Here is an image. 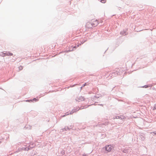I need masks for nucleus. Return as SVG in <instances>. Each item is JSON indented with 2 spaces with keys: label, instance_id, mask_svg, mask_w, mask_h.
Wrapping results in <instances>:
<instances>
[{
  "label": "nucleus",
  "instance_id": "11",
  "mask_svg": "<svg viewBox=\"0 0 156 156\" xmlns=\"http://www.w3.org/2000/svg\"><path fill=\"white\" fill-rule=\"evenodd\" d=\"M148 101V100H147V101Z\"/></svg>",
  "mask_w": 156,
  "mask_h": 156
},
{
  "label": "nucleus",
  "instance_id": "1",
  "mask_svg": "<svg viewBox=\"0 0 156 156\" xmlns=\"http://www.w3.org/2000/svg\"><path fill=\"white\" fill-rule=\"evenodd\" d=\"M152 84H147V89L148 92L150 94H152L154 93V91L155 90V88L154 87H152Z\"/></svg>",
  "mask_w": 156,
  "mask_h": 156
},
{
  "label": "nucleus",
  "instance_id": "5",
  "mask_svg": "<svg viewBox=\"0 0 156 156\" xmlns=\"http://www.w3.org/2000/svg\"><path fill=\"white\" fill-rule=\"evenodd\" d=\"M6 55L7 56H11L13 54L12 53L9 52L6 54Z\"/></svg>",
  "mask_w": 156,
  "mask_h": 156
},
{
  "label": "nucleus",
  "instance_id": "3",
  "mask_svg": "<svg viewBox=\"0 0 156 156\" xmlns=\"http://www.w3.org/2000/svg\"><path fill=\"white\" fill-rule=\"evenodd\" d=\"M91 23L93 27H95L99 23V22L97 20L93 19L91 20Z\"/></svg>",
  "mask_w": 156,
  "mask_h": 156
},
{
  "label": "nucleus",
  "instance_id": "12",
  "mask_svg": "<svg viewBox=\"0 0 156 156\" xmlns=\"http://www.w3.org/2000/svg\"><path fill=\"white\" fill-rule=\"evenodd\" d=\"M34 100H36V99L35 98H34Z\"/></svg>",
  "mask_w": 156,
  "mask_h": 156
},
{
  "label": "nucleus",
  "instance_id": "6",
  "mask_svg": "<svg viewBox=\"0 0 156 156\" xmlns=\"http://www.w3.org/2000/svg\"><path fill=\"white\" fill-rule=\"evenodd\" d=\"M99 1L102 3H105L106 2V0H99Z\"/></svg>",
  "mask_w": 156,
  "mask_h": 156
},
{
  "label": "nucleus",
  "instance_id": "2",
  "mask_svg": "<svg viewBox=\"0 0 156 156\" xmlns=\"http://www.w3.org/2000/svg\"><path fill=\"white\" fill-rule=\"evenodd\" d=\"M107 152H110L114 149V147L111 145H106L104 147Z\"/></svg>",
  "mask_w": 156,
  "mask_h": 156
},
{
  "label": "nucleus",
  "instance_id": "4",
  "mask_svg": "<svg viewBox=\"0 0 156 156\" xmlns=\"http://www.w3.org/2000/svg\"><path fill=\"white\" fill-rule=\"evenodd\" d=\"M86 26V28H90L93 27L91 23L89 22H88L87 23Z\"/></svg>",
  "mask_w": 156,
  "mask_h": 156
},
{
  "label": "nucleus",
  "instance_id": "7",
  "mask_svg": "<svg viewBox=\"0 0 156 156\" xmlns=\"http://www.w3.org/2000/svg\"><path fill=\"white\" fill-rule=\"evenodd\" d=\"M151 133L152 134H154L156 135V132H152Z\"/></svg>",
  "mask_w": 156,
  "mask_h": 156
},
{
  "label": "nucleus",
  "instance_id": "9",
  "mask_svg": "<svg viewBox=\"0 0 156 156\" xmlns=\"http://www.w3.org/2000/svg\"><path fill=\"white\" fill-rule=\"evenodd\" d=\"M151 121H152L151 120L149 121H148V120H147V122H151Z\"/></svg>",
  "mask_w": 156,
  "mask_h": 156
},
{
  "label": "nucleus",
  "instance_id": "10",
  "mask_svg": "<svg viewBox=\"0 0 156 156\" xmlns=\"http://www.w3.org/2000/svg\"><path fill=\"white\" fill-rule=\"evenodd\" d=\"M86 85V83H85V84L83 85V87H84V86H85V85Z\"/></svg>",
  "mask_w": 156,
  "mask_h": 156
},
{
  "label": "nucleus",
  "instance_id": "8",
  "mask_svg": "<svg viewBox=\"0 0 156 156\" xmlns=\"http://www.w3.org/2000/svg\"><path fill=\"white\" fill-rule=\"evenodd\" d=\"M153 109H156V104H154Z\"/></svg>",
  "mask_w": 156,
  "mask_h": 156
}]
</instances>
